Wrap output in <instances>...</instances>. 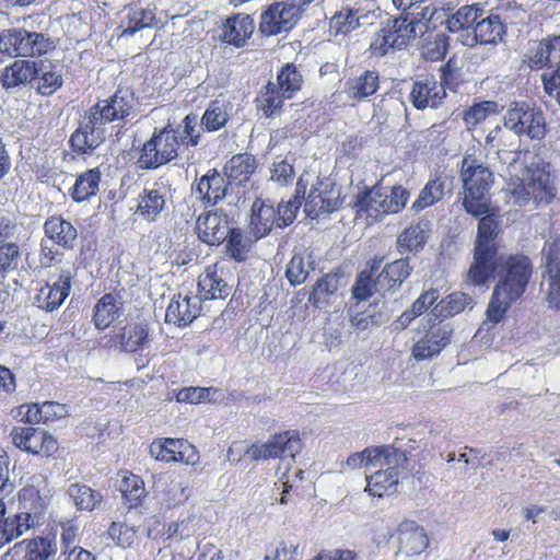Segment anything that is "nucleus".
I'll list each match as a JSON object with an SVG mask.
<instances>
[{
	"instance_id": "774afa93",
	"label": "nucleus",
	"mask_w": 560,
	"mask_h": 560,
	"mask_svg": "<svg viewBox=\"0 0 560 560\" xmlns=\"http://www.w3.org/2000/svg\"><path fill=\"white\" fill-rule=\"evenodd\" d=\"M217 389L212 387H185L177 392L176 400L178 402L200 404L210 401Z\"/></svg>"
},
{
	"instance_id": "4d7b16f0",
	"label": "nucleus",
	"mask_w": 560,
	"mask_h": 560,
	"mask_svg": "<svg viewBox=\"0 0 560 560\" xmlns=\"http://www.w3.org/2000/svg\"><path fill=\"white\" fill-rule=\"evenodd\" d=\"M555 62V54L548 38L536 43L527 54V66L532 70H539Z\"/></svg>"
},
{
	"instance_id": "5701e85b",
	"label": "nucleus",
	"mask_w": 560,
	"mask_h": 560,
	"mask_svg": "<svg viewBox=\"0 0 560 560\" xmlns=\"http://www.w3.org/2000/svg\"><path fill=\"white\" fill-rule=\"evenodd\" d=\"M167 192V187L162 182L144 188L138 197L136 213L148 222L155 221L165 208Z\"/></svg>"
},
{
	"instance_id": "7c9ffc66",
	"label": "nucleus",
	"mask_w": 560,
	"mask_h": 560,
	"mask_svg": "<svg viewBox=\"0 0 560 560\" xmlns=\"http://www.w3.org/2000/svg\"><path fill=\"white\" fill-rule=\"evenodd\" d=\"M277 211L272 203L256 199L250 208L249 230L256 238L268 235L273 224H277Z\"/></svg>"
},
{
	"instance_id": "338daca9",
	"label": "nucleus",
	"mask_w": 560,
	"mask_h": 560,
	"mask_svg": "<svg viewBox=\"0 0 560 560\" xmlns=\"http://www.w3.org/2000/svg\"><path fill=\"white\" fill-rule=\"evenodd\" d=\"M448 46V37L445 34H436L423 46L422 56L429 61L441 60L445 57Z\"/></svg>"
},
{
	"instance_id": "4c0bfd02",
	"label": "nucleus",
	"mask_w": 560,
	"mask_h": 560,
	"mask_svg": "<svg viewBox=\"0 0 560 560\" xmlns=\"http://www.w3.org/2000/svg\"><path fill=\"white\" fill-rule=\"evenodd\" d=\"M253 31V19L246 14H237L226 20L221 36L223 42L240 47L252 35Z\"/></svg>"
},
{
	"instance_id": "4468645a",
	"label": "nucleus",
	"mask_w": 560,
	"mask_h": 560,
	"mask_svg": "<svg viewBox=\"0 0 560 560\" xmlns=\"http://www.w3.org/2000/svg\"><path fill=\"white\" fill-rule=\"evenodd\" d=\"M197 235L201 242L210 246L222 244L231 232L229 217L223 211L201 213L196 221Z\"/></svg>"
},
{
	"instance_id": "f704fd0d",
	"label": "nucleus",
	"mask_w": 560,
	"mask_h": 560,
	"mask_svg": "<svg viewBox=\"0 0 560 560\" xmlns=\"http://www.w3.org/2000/svg\"><path fill=\"white\" fill-rule=\"evenodd\" d=\"M126 14L122 19V35H133L135 33L152 28L156 25L155 8H142L139 4L126 7Z\"/></svg>"
},
{
	"instance_id": "c9c22d12",
	"label": "nucleus",
	"mask_w": 560,
	"mask_h": 560,
	"mask_svg": "<svg viewBox=\"0 0 560 560\" xmlns=\"http://www.w3.org/2000/svg\"><path fill=\"white\" fill-rule=\"evenodd\" d=\"M339 194L329 190L327 186L324 188H313L304 205L305 213L314 219L324 213H330L338 208Z\"/></svg>"
},
{
	"instance_id": "09e8293b",
	"label": "nucleus",
	"mask_w": 560,
	"mask_h": 560,
	"mask_svg": "<svg viewBox=\"0 0 560 560\" xmlns=\"http://www.w3.org/2000/svg\"><path fill=\"white\" fill-rule=\"evenodd\" d=\"M42 431L32 427L14 428L11 431L12 443L23 452L40 454Z\"/></svg>"
},
{
	"instance_id": "bb28decb",
	"label": "nucleus",
	"mask_w": 560,
	"mask_h": 560,
	"mask_svg": "<svg viewBox=\"0 0 560 560\" xmlns=\"http://www.w3.org/2000/svg\"><path fill=\"white\" fill-rule=\"evenodd\" d=\"M35 74L34 60L15 59L1 70L0 83L5 91H11L21 85L32 84Z\"/></svg>"
},
{
	"instance_id": "bf43d9fd",
	"label": "nucleus",
	"mask_w": 560,
	"mask_h": 560,
	"mask_svg": "<svg viewBox=\"0 0 560 560\" xmlns=\"http://www.w3.org/2000/svg\"><path fill=\"white\" fill-rule=\"evenodd\" d=\"M359 27L360 23L357 18V11L351 8L340 10L330 20V30H332L336 35H346Z\"/></svg>"
},
{
	"instance_id": "49530a36",
	"label": "nucleus",
	"mask_w": 560,
	"mask_h": 560,
	"mask_svg": "<svg viewBox=\"0 0 560 560\" xmlns=\"http://www.w3.org/2000/svg\"><path fill=\"white\" fill-rule=\"evenodd\" d=\"M284 98L277 85L268 82L257 97V108L265 117H272L281 110Z\"/></svg>"
},
{
	"instance_id": "2eb2a0df",
	"label": "nucleus",
	"mask_w": 560,
	"mask_h": 560,
	"mask_svg": "<svg viewBox=\"0 0 560 560\" xmlns=\"http://www.w3.org/2000/svg\"><path fill=\"white\" fill-rule=\"evenodd\" d=\"M503 34L504 26L500 16L495 14H487L483 10H480L471 34L463 35L462 43L469 47L477 44H497L502 39Z\"/></svg>"
},
{
	"instance_id": "680f3d73",
	"label": "nucleus",
	"mask_w": 560,
	"mask_h": 560,
	"mask_svg": "<svg viewBox=\"0 0 560 560\" xmlns=\"http://www.w3.org/2000/svg\"><path fill=\"white\" fill-rule=\"evenodd\" d=\"M383 196H386L385 212L387 214H395L400 212L410 197L409 191L401 185H396L390 188H382Z\"/></svg>"
},
{
	"instance_id": "de8ad7c7",
	"label": "nucleus",
	"mask_w": 560,
	"mask_h": 560,
	"mask_svg": "<svg viewBox=\"0 0 560 560\" xmlns=\"http://www.w3.org/2000/svg\"><path fill=\"white\" fill-rule=\"evenodd\" d=\"M67 492L80 511H93L102 500V494L98 491L85 485L72 483Z\"/></svg>"
},
{
	"instance_id": "e433bc0d",
	"label": "nucleus",
	"mask_w": 560,
	"mask_h": 560,
	"mask_svg": "<svg viewBox=\"0 0 560 560\" xmlns=\"http://www.w3.org/2000/svg\"><path fill=\"white\" fill-rule=\"evenodd\" d=\"M345 284L343 273L339 270L323 276L314 285L308 302L317 308L329 303L330 298Z\"/></svg>"
},
{
	"instance_id": "0eeeda50",
	"label": "nucleus",
	"mask_w": 560,
	"mask_h": 560,
	"mask_svg": "<svg viewBox=\"0 0 560 560\" xmlns=\"http://www.w3.org/2000/svg\"><path fill=\"white\" fill-rule=\"evenodd\" d=\"M178 137L173 128L155 129L142 145L139 166L143 170H156L176 158H182L184 150L180 149Z\"/></svg>"
},
{
	"instance_id": "ea45409f",
	"label": "nucleus",
	"mask_w": 560,
	"mask_h": 560,
	"mask_svg": "<svg viewBox=\"0 0 560 560\" xmlns=\"http://www.w3.org/2000/svg\"><path fill=\"white\" fill-rule=\"evenodd\" d=\"M100 183L101 172L98 168H90L77 177L69 195L75 202L88 201L96 196Z\"/></svg>"
},
{
	"instance_id": "6e6552de",
	"label": "nucleus",
	"mask_w": 560,
	"mask_h": 560,
	"mask_svg": "<svg viewBox=\"0 0 560 560\" xmlns=\"http://www.w3.org/2000/svg\"><path fill=\"white\" fill-rule=\"evenodd\" d=\"M483 213L478 222L477 238L474 250V261L470 265V276L476 281H482L499 255L494 238L499 234V223L493 214Z\"/></svg>"
},
{
	"instance_id": "5fc2aeb1",
	"label": "nucleus",
	"mask_w": 560,
	"mask_h": 560,
	"mask_svg": "<svg viewBox=\"0 0 560 560\" xmlns=\"http://www.w3.org/2000/svg\"><path fill=\"white\" fill-rule=\"evenodd\" d=\"M276 85L287 98H291L301 89L302 75L294 65L287 63L278 73Z\"/></svg>"
},
{
	"instance_id": "ddd939ff",
	"label": "nucleus",
	"mask_w": 560,
	"mask_h": 560,
	"mask_svg": "<svg viewBox=\"0 0 560 560\" xmlns=\"http://www.w3.org/2000/svg\"><path fill=\"white\" fill-rule=\"evenodd\" d=\"M398 453L404 458L401 463L395 466L383 465V467H375L376 470L372 475L366 476L365 491H368L370 495L383 498L385 495H392L397 491L399 474L407 468L408 463L405 452L398 450Z\"/></svg>"
},
{
	"instance_id": "20e7f679",
	"label": "nucleus",
	"mask_w": 560,
	"mask_h": 560,
	"mask_svg": "<svg viewBox=\"0 0 560 560\" xmlns=\"http://www.w3.org/2000/svg\"><path fill=\"white\" fill-rule=\"evenodd\" d=\"M535 159L530 166L525 167L522 177L508 184L506 194L510 201L516 205L523 206L529 200L548 203L556 196L549 165L544 164L537 156Z\"/></svg>"
},
{
	"instance_id": "a19ab883",
	"label": "nucleus",
	"mask_w": 560,
	"mask_h": 560,
	"mask_svg": "<svg viewBox=\"0 0 560 560\" xmlns=\"http://www.w3.org/2000/svg\"><path fill=\"white\" fill-rule=\"evenodd\" d=\"M380 83L378 73L374 70H365L354 79H350L345 84V93L351 100H362L373 95Z\"/></svg>"
},
{
	"instance_id": "a211bd4d",
	"label": "nucleus",
	"mask_w": 560,
	"mask_h": 560,
	"mask_svg": "<svg viewBox=\"0 0 560 560\" xmlns=\"http://www.w3.org/2000/svg\"><path fill=\"white\" fill-rule=\"evenodd\" d=\"M404 460L402 456L398 453V448L392 445L376 446L365 448L363 452L354 453L347 459V466L351 468L359 467H383V465H398Z\"/></svg>"
},
{
	"instance_id": "423d86ee",
	"label": "nucleus",
	"mask_w": 560,
	"mask_h": 560,
	"mask_svg": "<svg viewBox=\"0 0 560 560\" xmlns=\"http://www.w3.org/2000/svg\"><path fill=\"white\" fill-rule=\"evenodd\" d=\"M55 47L54 40L44 33L13 27L0 32V54L9 57H36Z\"/></svg>"
},
{
	"instance_id": "412c9836",
	"label": "nucleus",
	"mask_w": 560,
	"mask_h": 560,
	"mask_svg": "<svg viewBox=\"0 0 560 560\" xmlns=\"http://www.w3.org/2000/svg\"><path fill=\"white\" fill-rule=\"evenodd\" d=\"M196 191L205 205L214 206L225 197L232 198L233 187L222 174L210 170L197 182Z\"/></svg>"
},
{
	"instance_id": "a878e982",
	"label": "nucleus",
	"mask_w": 560,
	"mask_h": 560,
	"mask_svg": "<svg viewBox=\"0 0 560 560\" xmlns=\"http://www.w3.org/2000/svg\"><path fill=\"white\" fill-rule=\"evenodd\" d=\"M0 273L15 270L19 266V246L9 241L16 228L15 223L7 217H0Z\"/></svg>"
},
{
	"instance_id": "e2e57ef3",
	"label": "nucleus",
	"mask_w": 560,
	"mask_h": 560,
	"mask_svg": "<svg viewBox=\"0 0 560 560\" xmlns=\"http://www.w3.org/2000/svg\"><path fill=\"white\" fill-rule=\"evenodd\" d=\"M138 529L121 522H113L108 528V538L121 548L130 547L137 538Z\"/></svg>"
},
{
	"instance_id": "052dcab7",
	"label": "nucleus",
	"mask_w": 560,
	"mask_h": 560,
	"mask_svg": "<svg viewBox=\"0 0 560 560\" xmlns=\"http://www.w3.org/2000/svg\"><path fill=\"white\" fill-rule=\"evenodd\" d=\"M54 530V539L57 535L60 537L62 553H67L72 548L79 547V526L74 521L60 522Z\"/></svg>"
},
{
	"instance_id": "f257e3e1",
	"label": "nucleus",
	"mask_w": 560,
	"mask_h": 560,
	"mask_svg": "<svg viewBox=\"0 0 560 560\" xmlns=\"http://www.w3.org/2000/svg\"><path fill=\"white\" fill-rule=\"evenodd\" d=\"M489 269L482 281H476L468 269L466 281L474 285H485L491 277L498 279L486 313L490 322L498 324L510 306L524 294L532 278L533 265L523 254H499Z\"/></svg>"
},
{
	"instance_id": "f03ea898",
	"label": "nucleus",
	"mask_w": 560,
	"mask_h": 560,
	"mask_svg": "<svg viewBox=\"0 0 560 560\" xmlns=\"http://www.w3.org/2000/svg\"><path fill=\"white\" fill-rule=\"evenodd\" d=\"M133 93L128 89H118L107 100L93 105L84 115L80 127L72 133L70 143L78 153H88L97 148L105 139V125L128 117L135 107Z\"/></svg>"
},
{
	"instance_id": "8fccbe9b",
	"label": "nucleus",
	"mask_w": 560,
	"mask_h": 560,
	"mask_svg": "<svg viewBox=\"0 0 560 560\" xmlns=\"http://www.w3.org/2000/svg\"><path fill=\"white\" fill-rule=\"evenodd\" d=\"M396 38L394 27L389 20L386 21L385 25L374 35L373 40L370 45L371 50L378 56H384L392 49H400L405 45L400 43V39Z\"/></svg>"
},
{
	"instance_id": "864d4df0",
	"label": "nucleus",
	"mask_w": 560,
	"mask_h": 560,
	"mask_svg": "<svg viewBox=\"0 0 560 560\" xmlns=\"http://www.w3.org/2000/svg\"><path fill=\"white\" fill-rule=\"evenodd\" d=\"M386 196H383L382 189H371L359 195L357 207L359 211H363L371 218H378L387 214L385 212Z\"/></svg>"
},
{
	"instance_id": "9d476101",
	"label": "nucleus",
	"mask_w": 560,
	"mask_h": 560,
	"mask_svg": "<svg viewBox=\"0 0 560 560\" xmlns=\"http://www.w3.org/2000/svg\"><path fill=\"white\" fill-rule=\"evenodd\" d=\"M302 443L294 431L273 434L264 443H253L245 451L250 460H267L271 458L293 459L301 452Z\"/></svg>"
},
{
	"instance_id": "393cba45",
	"label": "nucleus",
	"mask_w": 560,
	"mask_h": 560,
	"mask_svg": "<svg viewBox=\"0 0 560 560\" xmlns=\"http://www.w3.org/2000/svg\"><path fill=\"white\" fill-rule=\"evenodd\" d=\"M411 270L407 257L387 264L374 280L375 291H380L384 298L386 292L398 290L410 276Z\"/></svg>"
},
{
	"instance_id": "b1692460",
	"label": "nucleus",
	"mask_w": 560,
	"mask_h": 560,
	"mask_svg": "<svg viewBox=\"0 0 560 560\" xmlns=\"http://www.w3.org/2000/svg\"><path fill=\"white\" fill-rule=\"evenodd\" d=\"M224 273V269L218 268L217 265L206 267L198 280L199 298L205 300L226 299L232 292V287L225 281Z\"/></svg>"
},
{
	"instance_id": "dca6fc26",
	"label": "nucleus",
	"mask_w": 560,
	"mask_h": 560,
	"mask_svg": "<svg viewBox=\"0 0 560 560\" xmlns=\"http://www.w3.org/2000/svg\"><path fill=\"white\" fill-rule=\"evenodd\" d=\"M72 275L69 269H62L58 280L52 284L43 285L35 294L34 304L47 312L58 308L70 293Z\"/></svg>"
},
{
	"instance_id": "72a5a7b5",
	"label": "nucleus",
	"mask_w": 560,
	"mask_h": 560,
	"mask_svg": "<svg viewBox=\"0 0 560 560\" xmlns=\"http://www.w3.org/2000/svg\"><path fill=\"white\" fill-rule=\"evenodd\" d=\"M44 232L50 241L66 249H71L78 237L77 229L61 215L47 218L44 223Z\"/></svg>"
},
{
	"instance_id": "c756f323",
	"label": "nucleus",
	"mask_w": 560,
	"mask_h": 560,
	"mask_svg": "<svg viewBox=\"0 0 560 560\" xmlns=\"http://www.w3.org/2000/svg\"><path fill=\"white\" fill-rule=\"evenodd\" d=\"M399 551L407 556L421 553L429 545L424 529L413 521H404L398 529Z\"/></svg>"
},
{
	"instance_id": "2f4dec72",
	"label": "nucleus",
	"mask_w": 560,
	"mask_h": 560,
	"mask_svg": "<svg viewBox=\"0 0 560 560\" xmlns=\"http://www.w3.org/2000/svg\"><path fill=\"white\" fill-rule=\"evenodd\" d=\"M450 342V331L438 327L427 332L412 347V357L417 361L432 359Z\"/></svg>"
},
{
	"instance_id": "c85d7f7f",
	"label": "nucleus",
	"mask_w": 560,
	"mask_h": 560,
	"mask_svg": "<svg viewBox=\"0 0 560 560\" xmlns=\"http://www.w3.org/2000/svg\"><path fill=\"white\" fill-rule=\"evenodd\" d=\"M36 74L32 81V86L44 96L54 94L62 86L61 67L52 65L48 60L35 61Z\"/></svg>"
},
{
	"instance_id": "69168bd1",
	"label": "nucleus",
	"mask_w": 560,
	"mask_h": 560,
	"mask_svg": "<svg viewBox=\"0 0 560 560\" xmlns=\"http://www.w3.org/2000/svg\"><path fill=\"white\" fill-rule=\"evenodd\" d=\"M392 26L394 27V33H396L397 38L400 39V43H404L406 46L411 39L417 37V21L409 20L407 15H401L399 18L388 19Z\"/></svg>"
},
{
	"instance_id": "a18cd8bd",
	"label": "nucleus",
	"mask_w": 560,
	"mask_h": 560,
	"mask_svg": "<svg viewBox=\"0 0 560 560\" xmlns=\"http://www.w3.org/2000/svg\"><path fill=\"white\" fill-rule=\"evenodd\" d=\"M480 10L474 5H463L447 18L446 28L452 33L464 32V35L471 34Z\"/></svg>"
},
{
	"instance_id": "13d9d810",
	"label": "nucleus",
	"mask_w": 560,
	"mask_h": 560,
	"mask_svg": "<svg viewBox=\"0 0 560 560\" xmlns=\"http://www.w3.org/2000/svg\"><path fill=\"white\" fill-rule=\"evenodd\" d=\"M173 131L178 135V141L180 144V149L184 151L188 147H196L199 143L200 131L198 129L197 116L189 114L184 120L183 125L178 126Z\"/></svg>"
},
{
	"instance_id": "6e6d98bb",
	"label": "nucleus",
	"mask_w": 560,
	"mask_h": 560,
	"mask_svg": "<svg viewBox=\"0 0 560 560\" xmlns=\"http://www.w3.org/2000/svg\"><path fill=\"white\" fill-rule=\"evenodd\" d=\"M57 552L56 539L36 537L28 541L26 560H54Z\"/></svg>"
},
{
	"instance_id": "0e129e2a",
	"label": "nucleus",
	"mask_w": 560,
	"mask_h": 560,
	"mask_svg": "<svg viewBox=\"0 0 560 560\" xmlns=\"http://www.w3.org/2000/svg\"><path fill=\"white\" fill-rule=\"evenodd\" d=\"M300 191L301 186L299 183L296 187V195L290 198L288 201L279 203L278 209L276 210L278 217L277 226L284 228L295 220L298 210L302 205Z\"/></svg>"
},
{
	"instance_id": "4be33fe9",
	"label": "nucleus",
	"mask_w": 560,
	"mask_h": 560,
	"mask_svg": "<svg viewBox=\"0 0 560 560\" xmlns=\"http://www.w3.org/2000/svg\"><path fill=\"white\" fill-rule=\"evenodd\" d=\"M431 233V222L427 219H418L410 223L396 240V247L399 254H417L421 252Z\"/></svg>"
},
{
	"instance_id": "473e14b6",
	"label": "nucleus",
	"mask_w": 560,
	"mask_h": 560,
	"mask_svg": "<svg viewBox=\"0 0 560 560\" xmlns=\"http://www.w3.org/2000/svg\"><path fill=\"white\" fill-rule=\"evenodd\" d=\"M121 315V296L116 292L106 293L94 306L93 323L97 329H105Z\"/></svg>"
},
{
	"instance_id": "39448f33",
	"label": "nucleus",
	"mask_w": 560,
	"mask_h": 560,
	"mask_svg": "<svg viewBox=\"0 0 560 560\" xmlns=\"http://www.w3.org/2000/svg\"><path fill=\"white\" fill-rule=\"evenodd\" d=\"M460 178L465 211L476 218L487 213L489 211L488 194L493 182L492 172L474 156L468 155L462 161Z\"/></svg>"
},
{
	"instance_id": "f3484780",
	"label": "nucleus",
	"mask_w": 560,
	"mask_h": 560,
	"mask_svg": "<svg viewBox=\"0 0 560 560\" xmlns=\"http://www.w3.org/2000/svg\"><path fill=\"white\" fill-rule=\"evenodd\" d=\"M201 298L178 293L172 298L165 313V322L186 327L200 314Z\"/></svg>"
},
{
	"instance_id": "7ed1b4c3",
	"label": "nucleus",
	"mask_w": 560,
	"mask_h": 560,
	"mask_svg": "<svg viewBox=\"0 0 560 560\" xmlns=\"http://www.w3.org/2000/svg\"><path fill=\"white\" fill-rule=\"evenodd\" d=\"M19 492V511L0 524V547L45 522L48 490L44 476L34 475Z\"/></svg>"
},
{
	"instance_id": "cd10ccee",
	"label": "nucleus",
	"mask_w": 560,
	"mask_h": 560,
	"mask_svg": "<svg viewBox=\"0 0 560 560\" xmlns=\"http://www.w3.org/2000/svg\"><path fill=\"white\" fill-rule=\"evenodd\" d=\"M452 178L446 175L435 176L434 178L429 179L420 190L418 198L412 202L410 209L413 212H420L441 201L446 194L452 192Z\"/></svg>"
},
{
	"instance_id": "37998d69",
	"label": "nucleus",
	"mask_w": 560,
	"mask_h": 560,
	"mask_svg": "<svg viewBox=\"0 0 560 560\" xmlns=\"http://www.w3.org/2000/svg\"><path fill=\"white\" fill-rule=\"evenodd\" d=\"M117 338L121 351L136 352L149 343V329L143 324L127 326L122 328Z\"/></svg>"
},
{
	"instance_id": "f8f14e48",
	"label": "nucleus",
	"mask_w": 560,
	"mask_h": 560,
	"mask_svg": "<svg viewBox=\"0 0 560 560\" xmlns=\"http://www.w3.org/2000/svg\"><path fill=\"white\" fill-rule=\"evenodd\" d=\"M300 16V9L293 3L277 2L260 16L259 30L266 36L290 31Z\"/></svg>"
},
{
	"instance_id": "603ef678",
	"label": "nucleus",
	"mask_w": 560,
	"mask_h": 560,
	"mask_svg": "<svg viewBox=\"0 0 560 560\" xmlns=\"http://www.w3.org/2000/svg\"><path fill=\"white\" fill-rule=\"evenodd\" d=\"M313 269L314 260L311 255L294 254L287 266L285 276L292 285H299L306 280Z\"/></svg>"
},
{
	"instance_id": "1a4fd4ad",
	"label": "nucleus",
	"mask_w": 560,
	"mask_h": 560,
	"mask_svg": "<svg viewBox=\"0 0 560 560\" xmlns=\"http://www.w3.org/2000/svg\"><path fill=\"white\" fill-rule=\"evenodd\" d=\"M504 126L517 136L540 140L547 131L544 113L526 103H515L504 115Z\"/></svg>"
},
{
	"instance_id": "9b49d317",
	"label": "nucleus",
	"mask_w": 560,
	"mask_h": 560,
	"mask_svg": "<svg viewBox=\"0 0 560 560\" xmlns=\"http://www.w3.org/2000/svg\"><path fill=\"white\" fill-rule=\"evenodd\" d=\"M150 453L156 460L180 462L195 465L199 459L196 447L184 439H158L150 445Z\"/></svg>"
},
{
	"instance_id": "6ab92c4d",
	"label": "nucleus",
	"mask_w": 560,
	"mask_h": 560,
	"mask_svg": "<svg viewBox=\"0 0 560 560\" xmlns=\"http://www.w3.org/2000/svg\"><path fill=\"white\" fill-rule=\"evenodd\" d=\"M445 96L446 91L443 84L434 77H427L413 82L409 101L417 109L436 108Z\"/></svg>"
},
{
	"instance_id": "58836bf2",
	"label": "nucleus",
	"mask_w": 560,
	"mask_h": 560,
	"mask_svg": "<svg viewBox=\"0 0 560 560\" xmlns=\"http://www.w3.org/2000/svg\"><path fill=\"white\" fill-rule=\"evenodd\" d=\"M256 168V160L249 154H236L225 165L224 171L231 185L242 186L248 182Z\"/></svg>"
},
{
	"instance_id": "c03bdc74",
	"label": "nucleus",
	"mask_w": 560,
	"mask_h": 560,
	"mask_svg": "<svg viewBox=\"0 0 560 560\" xmlns=\"http://www.w3.org/2000/svg\"><path fill=\"white\" fill-rule=\"evenodd\" d=\"M258 240L250 234V231L245 234L240 229L231 228V232L224 241L226 242V254L236 261H244L253 244Z\"/></svg>"
},
{
	"instance_id": "3c124183",
	"label": "nucleus",
	"mask_w": 560,
	"mask_h": 560,
	"mask_svg": "<svg viewBox=\"0 0 560 560\" xmlns=\"http://www.w3.org/2000/svg\"><path fill=\"white\" fill-rule=\"evenodd\" d=\"M470 295L464 292H454L443 299L433 308L434 315L442 317H451L463 312L467 306L472 304Z\"/></svg>"
},
{
	"instance_id": "79ce46f5",
	"label": "nucleus",
	"mask_w": 560,
	"mask_h": 560,
	"mask_svg": "<svg viewBox=\"0 0 560 560\" xmlns=\"http://www.w3.org/2000/svg\"><path fill=\"white\" fill-rule=\"evenodd\" d=\"M232 105L224 100H214L203 113L200 127L206 131H217L224 127L229 120Z\"/></svg>"
},
{
	"instance_id": "aec40b11",
	"label": "nucleus",
	"mask_w": 560,
	"mask_h": 560,
	"mask_svg": "<svg viewBox=\"0 0 560 560\" xmlns=\"http://www.w3.org/2000/svg\"><path fill=\"white\" fill-rule=\"evenodd\" d=\"M546 253L547 302L551 308L560 310V238L547 243Z\"/></svg>"
}]
</instances>
